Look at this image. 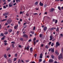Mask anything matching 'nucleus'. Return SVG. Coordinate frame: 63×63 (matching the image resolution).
I'll return each instance as SVG.
<instances>
[{
	"label": "nucleus",
	"mask_w": 63,
	"mask_h": 63,
	"mask_svg": "<svg viewBox=\"0 0 63 63\" xmlns=\"http://www.w3.org/2000/svg\"><path fill=\"white\" fill-rule=\"evenodd\" d=\"M58 58H59V60H60L61 58H62V59H63V55L62 53H61V54H60V55L59 56Z\"/></svg>",
	"instance_id": "1"
},
{
	"label": "nucleus",
	"mask_w": 63,
	"mask_h": 63,
	"mask_svg": "<svg viewBox=\"0 0 63 63\" xmlns=\"http://www.w3.org/2000/svg\"><path fill=\"white\" fill-rule=\"evenodd\" d=\"M12 20L11 19H8L7 20V22L8 23V24H10L12 22Z\"/></svg>",
	"instance_id": "2"
},
{
	"label": "nucleus",
	"mask_w": 63,
	"mask_h": 63,
	"mask_svg": "<svg viewBox=\"0 0 63 63\" xmlns=\"http://www.w3.org/2000/svg\"><path fill=\"white\" fill-rule=\"evenodd\" d=\"M60 45V44L59 43V42H56V47H57Z\"/></svg>",
	"instance_id": "3"
},
{
	"label": "nucleus",
	"mask_w": 63,
	"mask_h": 63,
	"mask_svg": "<svg viewBox=\"0 0 63 63\" xmlns=\"http://www.w3.org/2000/svg\"><path fill=\"white\" fill-rule=\"evenodd\" d=\"M54 61V60L52 59H50L49 60V63H51L53 62Z\"/></svg>",
	"instance_id": "4"
},
{
	"label": "nucleus",
	"mask_w": 63,
	"mask_h": 63,
	"mask_svg": "<svg viewBox=\"0 0 63 63\" xmlns=\"http://www.w3.org/2000/svg\"><path fill=\"white\" fill-rule=\"evenodd\" d=\"M13 4L12 3H10L9 4V6L11 7L13 6Z\"/></svg>",
	"instance_id": "5"
},
{
	"label": "nucleus",
	"mask_w": 63,
	"mask_h": 63,
	"mask_svg": "<svg viewBox=\"0 0 63 63\" xmlns=\"http://www.w3.org/2000/svg\"><path fill=\"white\" fill-rule=\"evenodd\" d=\"M54 10V8H52L50 10V12H53Z\"/></svg>",
	"instance_id": "6"
},
{
	"label": "nucleus",
	"mask_w": 63,
	"mask_h": 63,
	"mask_svg": "<svg viewBox=\"0 0 63 63\" xmlns=\"http://www.w3.org/2000/svg\"><path fill=\"white\" fill-rule=\"evenodd\" d=\"M50 39L49 40H51L53 39V36L51 35L50 36Z\"/></svg>",
	"instance_id": "7"
},
{
	"label": "nucleus",
	"mask_w": 63,
	"mask_h": 63,
	"mask_svg": "<svg viewBox=\"0 0 63 63\" xmlns=\"http://www.w3.org/2000/svg\"><path fill=\"white\" fill-rule=\"evenodd\" d=\"M56 32H59V28L58 27H57V29L56 30Z\"/></svg>",
	"instance_id": "8"
},
{
	"label": "nucleus",
	"mask_w": 63,
	"mask_h": 63,
	"mask_svg": "<svg viewBox=\"0 0 63 63\" xmlns=\"http://www.w3.org/2000/svg\"><path fill=\"white\" fill-rule=\"evenodd\" d=\"M39 5L40 6H42L43 5V4L42 3L41 1H40L39 3Z\"/></svg>",
	"instance_id": "9"
},
{
	"label": "nucleus",
	"mask_w": 63,
	"mask_h": 63,
	"mask_svg": "<svg viewBox=\"0 0 63 63\" xmlns=\"http://www.w3.org/2000/svg\"><path fill=\"white\" fill-rule=\"evenodd\" d=\"M9 13H4V14H3V15L4 16H5L6 15H7Z\"/></svg>",
	"instance_id": "10"
},
{
	"label": "nucleus",
	"mask_w": 63,
	"mask_h": 63,
	"mask_svg": "<svg viewBox=\"0 0 63 63\" xmlns=\"http://www.w3.org/2000/svg\"><path fill=\"white\" fill-rule=\"evenodd\" d=\"M23 37H26L27 38H28V36L26 35H23Z\"/></svg>",
	"instance_id": "11"
},
{
	"label": "nucleus",
	"mask_w": 63,
	"mask_h": 63,
	"mask_svg": "<svg viewBox=\"0 0 63 63\" xmlns=\"http://www.w3.org/2000/svg\"><path fill=\"white\" fill-rule=\"evenodd\" d=\"M47 27H45L44 28V29H43V30H44V31H45L47 30Z\"/></svg>",
	"instance_id": "12"
},
{
	"label": "nucleus",
	"mask_w": 63,
	"mask_h": 63,
	"mask_svg": "<svg viewBox=\"0 0 63 63\" xmlns=\"http://www.w3.org/2000/svg\"><path fill=\"white\" fill-rule=\"evenodd\" d=\"M8 61L9 63H11L12 62V60L11 59H10L8 60Z\"/></svg>",
	"instance_id": "13"
},
{
	"label": "nucleus",
	"mask_w": 63,
	"mask_h": 63,
	"mask_svg": "<svg viewBox=\"0 0 63 63\" xmlns=\"http://www.w3.org/2000/svg\"><path fill=\"white\" fill-rule=\"evenodd\" d=\"M30 46H28L26 48V49L27 50H28L29 49V48H30Z\"/></svg>",
	"instance_id": "14"
},
{
	"label": "nucleus",
	"mask_w": 63,
	"mask_h": 63,
	"mask_svg": "<svg viewBox=\"0 0 63 63\" xmlns=\"http://www.w3.org/2000/svg\"><path fill=\"white\" fill-rule=\"evenodd\" d=\"M18 27V25H17L16 26H15L14 27V28L16 29Z\"/></svg>",
	"instance_id": "15"
},
{
	"label": "nucleus",
	"mask_w": 63,
	"mask_h": 63,
	"mask_svg": "<svg viewBox=\"0 0 63 63\" xmlns=\"http://www.w3.org/2000/svg\"><path fill=\"white\" fill-rule=\"evenodd\" d=\"M55 53H56V54L58 55L59 54V53L58 52L57 50H56V52H55Z\"/></svg>",
	"instance_id": "16"
},
{
	"label": "nucleus",
	"mask_w": 63,
	"mask_h": 63,
	"mask_svg": "<svg viewBox=\"0 0 63 63\" xmlns=\"http://www.w3.org/2000/svg\"><path fill=\"white\" fill-rule=\"evenodd\" d=\"M30 51L31 52H32L33 51V48L32 47L30 49Z\"/></svg>",
	"instance_id": "17"
},
{
	"label": "nucleus",
	"mask_w": 63,
	"mask_h": 63,
	"mask_svg": "<svg viewBox=\"0 0 63 63\" xmlns=\"http://www.w3.org/2000/svg\"><path fill=\"white\" fill-rule=\"evenodd\" d=\"M51 57H52V59H54L55 57L54 55H51Z\"/></svg>",
	"instance_id": "18"
},
{
	"label": "nucleus",
	"mask_w": 63,
	"mask_h": 63,
	"mask_svg": "<svg viewBox=\"0 0 63 63\" xmlns=\"http://www.w3.org/2000/svg\"><path fill=\"white\" fill-rule=\"evenodd\" d=\"M4 57L5 58H7V57L6 56V54H5L4 55Z\"/></svg>",
	"instance_id": "19"
},
{
	"label": "nucleus",
	"mask_w": 63,
	"mask_h": 63,
	"mask_svg": "<svg viewBox=\"0 0 63 63\" xmlns=\"http://www.w3.org/2000/svg\"><path fill=\"white\" fill-rule=\"evenodd\" d=\"M58 9L59 10L61 11V9L60 8V6H58Z\"/></svg>",
	"instance_id": "20"
},
{
	"label": "nucleus",
	"mask_w": 63,
	"mask_h": 63,
	"mask_svg": "<svg viewBox=\"0 0 63 63\" xmlns=\"http://www.w3.org/2000/svg\"><path fill=\"white\" fill-rule=\"evenodd\" d=\"M38 4V1H36V2L34 4L35 5H37V4Z\"/></svg>",
	"instance_id": "21"
},
{
	"label": "nucleus",
	"mask_w": 63,
	"mask_h": 63,
	"mask_svg": "<svg viewBox=\"0 0 63 63\" xmlns=\"http://www.w3.org/2000/svg\"><path fill=\"white\" fill-rule=\"evenodd\" d=\"M47 5L46 4H45L44 5V8H46L47 7Z\"/></svg>",
	"instance_id": "22"
},
{
	"label": "nucleus",
	"mask_w": 63,
	"mask_h": 63,
	"mask_svg": "<svg viewBox=\"0 0 63 63\" xmlns=\"http://www.w3.org/2000/svg\"><path fill=\"white\" fill-rule=\"evenodd\" d=\"M30 32L32 33V34H34V32H33L32 31Z\"/></svg>",
	"instance_id": "23"
},
{
	"label": "nucleus",
	"mask_w": 63,
	"mask_h": 63,
	"mask_svg": "<svg viewBox=\"0 0 63 63\" xmlns=\"http://www.w3.org/2000/svg\"><path fill=\"white\" fill-rule=\"evenodd\" d=\"M54 45V44L53 43H52L51 44V46L53 47Z\"/></svg>",
	"instance_id": "24"
},
{
	"label": "nucleus",
	"mask_w": 63,
	"mask_h": 63,
	"mask_svg": "<svg viewBox=\"0 0 63 63\" xmlns=\"http://www.w3.org/2000/svg\"><path fill=\"white\" fill-rule=\"evenodd\" d=\"M38 31H39V32H41V29H38Z\"/></svg>",
	"instance_id": "25"
},
{
	"label": "nucleus",
	"mask_w": 63,
	"mask_h": 63,
	"mask_svg": "<svg viewBox=\"0 0 63 63\" xmlns=\"http://www.w3.org/2000/svg\"><path fill=\"white\" fill-rule=\"evenodd\" d=\"M9 32H12V30H11V29L9 30Z\"/></svg>",
	"instance_id": "26"
},
{
	"label": "nucleus",
	"mask_w": 63,
	"mask_h": 63,
	"mask_svg": "<svg viewBox=\"0 0 63 63\" xmlns=\"http://www.w3.org/2000/svg\"><path fill=\"white\" fill-rule=\"evenodd\" d=\"M45 48H46L47 49H48V47L47 46H47H45Z\"/></svg>",
	"instance_id": "27"
},
{
	"label": "nucleus",
	"mask_w": 63,
	"mask_h": 63,
	"mask_svg": "<svg viewBox=\"0 0 63 63\" xmlns=\"http://www.w3.org/2000/svg\"><path fill=\"white\" fill-rule=\"evenodd\" d=\"M58 22V20H56L55 21V23H57Z\"/></svg>",
	"instance_id": "28"
},
{
	"label": "nucleus",
	"mask_w": 63,
	"mask_h": 63,
	"mask_svg": "<svg viewBox=\"0 0 63 63\" xmlns=\"http://www.w3.org/2000/svg\"><path fill=\"white\" fill-rule=\"evenodd\" d=\"M42 34H41L40 35V37L41 38L42 37Z\"/></svg>",
	"instance_id": "29"
},
{
	"label": "nucleus",
	"mask_w": 63,
	"mask_h": 63,
	"mask_svg": "<svg viewBox=\"0 0 63 63\" xmlns=\"http://www.w3.org/2000/svg\"><path fill=\"white\" fill-rule=\"evenodd\" d=\"M16 59H16V58H15L14 59V61H16Z\"/></svg>",
	"instance_id": "30"
},
{
	"label": "nucleus",
	"mask_w": 63,
	"mask_h": 63,
	"mask_svg": "<svg viewBox=\"0 0 63 63\" xmlns=\"http://www.w3.org/2000/svg\"><path fill=\"white\" fill-rule=\"evenodd\" d=\"M5 39V37H3V38H2L1 39V40H4Z\"/></svg>",
	"instance_id": "31"
},
{
	"label": "nucleus",
	"mask_w": 63,
	"mask_h": 63,
	"mask_svg": "<svg viewBox=\"0 0 63 63\" xmlns=\"http://www.w3.org/2000/svg\"><path fill=\"white\" fill-rule=\"evenodd\" d=\"M42 61V60L41 59H40L39 60V61L40 62H41Z\"/></svg>",
	"instance_id": "32"
},
{
	"label": "nucleus",
	"mask_w": 63,
	"mask_h": 63,
	"mask_svg": "<svg viewBox=\"0 0 63 63\" xmlns=\"http://www.w3.org/2000/svg\"><path fill=\"white\" fill-rule=\"evenodd\" d=\"M51 51L52 52H54V48L53 49H52V50H51Z\"/></svg>",
	"instance_id": "33"
},
{
	"label": "nucleus",
	"mask_w": 63,
	"mask_h": 63,
	"mask_svg": "<svg viewBox=\"0 0 63 63\" xmlns=\"http://www.w3.org/2000/svg\"><path fill=\"white\" fill-rule=\"evenodd\" d=\"M51 42H50L49 43V45H51Z\"/></svg>",
	"instance_id": "34"
},
{
	"label": "nucleus",
	"mask_w": 63,
	"mask_h": 63,
	"mask_svg": "<svg viewBox=\"0 0 63 63\" xmlns=\"http://www.w3.org/2000/svg\"><path fill=\"white\" fill-rule=\"evenodd\" d=\"M8 33V32H5V33L4 34L6 35V34H7Z\"/></svg>",
	"instance_id": "35"
},
{
	"label": "nucleus",
	"mask_w": 63,
	"mask_h": 63,
	"mask_svg": "<svg viewBox=\"0 0 63 63\" xmlns=\"http://www.w3.org/2000/svg\"><path fill=\"white\" fill-rule=\"evenodd\" d=\"M26 15L27 16H29V14H26Z\"/></svg>",
	"instance_id": "36"
},
{
	"label": "nucleus",
	"mask_w": 63,
	"mask_h": 63,
	"mask_svg": "<svg viewBox=\"0 0 63 63\" xmlns=\"http://www.w3.org/2000/svg\"><path fill=\"white\" fill-rule=\"evenodd\" d=\"M54 30V28H52L50 29V30Z\"/></svg>",
	"instance_id": "37"
},
{
	"label": "nucleus",
	"mask_w": 63,
	"mask_h": 63,
	"mask_svg": "<svg viewBox=\"0 0 63 63\" xmlns=\"http://www.w3.org/2000/svg\"><path fill=\"white\" fill-rule=\"evenodd\" d=\"M20 59H19V60L18 61V63H19V62H20Z\"/></svg>",
	"instance_id": "38"
},
{
	"label": "nucleus",
	"mask_w": 63,
	"mask_h": 63,
	"mask_svg": "<svg viewBox=\"0 0 63 63\" xmlns=\"http://www.w3.org/2000/svg\"><path fill=\"white\" fill-rule=\"evenodd\" d=\"M20 40L21 41H23V38H20Z\"/></svg>",
	"instance_id": "39"
},
{
	"label": "nucleus",
	"mask_w": 63,
	"mask_h": 63,
	"mask_svg": "<svg viewBox=\"0 0 63 63\" xmlns=\"http://www.w3.org/2000/svg\"><path fill=\"white\" fill-rule=\"evenodd\" d=\"M29 61V60H28L26 61V62L27 63Z\"/></svg>",
	"instance_id": "40"
},
{
	"label": "nucleus",
	"mask_w": 63,
	"mask_h": 63,
	"mask_svg": "<svg viewBox=\"0 0 63 63\" xmlns=\"http://www.w3.org/2000/svg\"><path fill=\"white\" fill-rule=\"evenodd\" d=\"M17 56V54H15V56L16 57Z\"/></svg>",
	"instance_id": "41"
},
{
	"label": "nucleus",
	"mask_w": 63,
	"mask_h": 63,
	"mask_svg": "<svg viewBox=\"0 0 63 63\" xmlns=\"http://www.w3.org/2000/svg\"><path fill=\"white\" fill-rule=\"evenodd\" d=\"M39 58H43V56H40L39 57Z\"/></svg>",
	"instance_id": "42"
},
{
	"label": "nucleus",
	"mask_w": 63,
	"mask_h": 63,
	"mask_svg": "<svg viewBox=\"0 0 63 63\" xmlns=\"http://www.w3.org/2000/svg\"><path fill=\"white\" fill-rule=\"evenodd\" d=\"M61 51H62V52H63V48H62V50H61Z\"/></svg>",
	"instance_id": "43"
},
{
	"label": "nucleus",
	"mask_w": 63,
	"mask_h": 63,
	"mask_svg": "<svg viewBox=\"0 0 63 63\" xmlns=\"http://www.w3.org/2000/svg\"><path fill=\"white\" fill-rule=\"evenodd\" d=\"M56 20H55V19H53V22H55V21Z\"/></svg>",
	"instance_id": "44"
},
{
	"label": "nucleus",
	"mask_w": 63,
	"mask_h": 63,
	"mask_svg": "<svg viewBox=\"0 0 63 63\" xmlns=\"http://www.w3.org/2000/svg\"><path fill=\"white\" fill-rule=\"evenodd\" d=\"M3 8L4 9H6V6H3Z\"/></svg>",
	"instance_id": "45"
},
{
	"label": "nucleus",
	"mask_w": 63,
	"mask_h": 63,
	"mask_svg": "<svg viewBox=\"0 0 63 63\" xmlns=\"http://www.w3.org/2000/svg\"><path fill=\"white\" fill-rule=\"evenodd\" d=\"M60 35H61V37H63V34H60Z\"/></svg>",
	"instance_id": "46"
},
{
	"label": "nucleus",
	"mask_w": 63,
	"mask_h": 63,
	"mask_svg": "<svg viewBox=\"0 0 63 63\" xmlns=\"http://www.w3.org/2000/svg\"><path fill=\"white\" fill-rule=\"evenodd\" d=\"M38 13H34V15H37Z\"/></svg>",
	"instance_id": "47"
},
{
	"label": "nucleus",
	"mask_w": 63,
	"mask_h": 63,
	"mask_svg": "<svg viewBox=\"0 0 63 63\" xmlns=\"http://www.w3.org/2000/svg\"><path fill=\"white\" fill-rule=\"evenodd\" d=\"M16 4V3H15L13 4V5L15 6V5Z\"/></svg>",
	"instance_id": "48"
},
{
	"label": "nucleus",
	"mask_w": 63,
	"mask_h": 63,
	"mask_svg": "<svg viewBox=\"0 0 63 63\" xmlns=\"http://www.w3.org/2000/svg\"><path fill=\"white\" fill-rule=\"evenodd\" d=\"M3 21H6L7 20V19H3Z\"/></svg>",
	"instance_id": "49"
},
{
	"label": "nucleus",
	"mask_w": 63,
	"mask_h": 63,
	"mask_svg": "<svg viewBox=\"0 0 63 63\" xmlns=\"http://www.w3.org/2000/svg\"><path fill=\"white\" fill-rule=\"evenodd\" d=\"M1 35L2 36H3V35H3V33H1Z\"/></svg>",
	"instance_id": "50"
},
{
	"label": "nucleus",
	"mask_w": 63,
	"mask_h": 63,
	"mask_svg": "<svg viewBox=\"0 0 63 63\" xmlns=\"http://www.w3.org/2000/svg\"><path fill=\"white\" fill-rule=\"evenodd\" d=\"M14 24H11V25L12 26H13L14 25Z\"/></svg>",
	"instance_id": "51"
},
{
	"label": "nucleus",
	"mask_w": 63,
	"mask_h": 63,
	"mask_svg": "<svg viewBox=\"0 0 63 63\" xmlns=\"http://www.w3.org/2000/svg\"><path fill=\"white\" fill-rule=\"evenodd\" d=\"M1 27H2V26L1 25H0V29H1Z\"/></svg>",
	"instance_id": "52"
},
{
	"label": "nucleus",
	"mask_w": 63,
	"mask_h": 63,
	"mask_svg": "<svg viewBox=\"0 0 63 63\" xmlns=\"http://www.w3.org/2000/svg\"><path fill=\"white\" fill-rule=\"evenodd\" d=\"M8 24L7 23H6L5 24V26H6Z\"/></svg>",
	"instance_id": "53"
},
{
	"label": "nucleus",
	"mask_w": 63,
	"mask_h": 63,
	"mask_svg": "<svg viewBox=\"0 0 63 63\" xmlns=\"http://www.w3.org/2000/svg\"><path fill=\"white\" fill-rule=\"evenodd\" d=\"M35 29V27H34V28L33 29V30H34Z\"/></svg>",
	"instance_id": "54"
},
{
	"label": "nucleus",
	"mask_w": 63,
	"mask_h": 63,
	"mask_svg": "<svg viewBox=\"0 0 63 63\" xmlns=\"http://www.w3.org/2000/svg\"><path fill=\"white\" fill-rule=\"evenodd\" d=\"M34 45H35L36 44V42L35 41H34Z\"/></svg>",
	"instance_id": "55"
},
{
	"label": "nucleus",
	"mask_w": 63,
	"mask_h": 63,
	"mask_svg": "<svg viewBox=\"0 0 63 63\" xmlns=\"http://www.w3.org/2000/svg\"><path fill=\"white\" fill-rule=\"evenodd\" d=\"M51 50V48L49 49V51H50Z\"/></svg>",
	"instance_id": "56"
},
{
	"label": "nucleus",
	"mask_w": 63,
	"mask_h": 63,
	"mask_svg": "<svg viewBox=\"0 0 63 63\" xmlns=\"http://www.w3.org/2000/svg\"><path fill=\"white\" fill-rule=\"evenodd\" d=\"M3 1L4 2H5V0H3Z\"/></svg>",
	"instance_id": "57"
},
{
	"label": "nucleus",
	"mask_w": 63,
	"mask_h": 63,
	"mask_svg": "<svg viewBox=\"0 0 63 63\" xmlns=\"http://www.w3.org/2000/svg\"><path fill=\"white\" fill-rule=\"evenodd\" d=\"M26 33V32H23V33L24 34H25Z\"/></svg>",
	"instance_id": "58"
},
{
	"label": "nucleus",
	"mask_w": 63,
	"mask_h": 63,
	"mask_svg": "<svg viewBox=\"0 0 63 63\" xmlns=\"http://www.w3.org/2000/svg\"><path fill=\"white\" fill-rule=\"evenodd\" d=\"M21 61L23 63H24V61L23 60H21Z\"/></svg>",
	"instance_id": "59"
},
{
	"label": "nucleus",
	"mask_w": 63,
	"mask_h": 63,
	"mask_svg": "<svg viewBox=\"0 0 63 63\" xmlns=\"http://www.w3.org/2000/svg\"><path fill=\"white\" fill-rule=\"evenodd\" d=\"M32 41V40H29V42H31Z\"/></svg>",
	"instance_id": "60"
},
{
	"label": "nucleus",
	"mask_w": 63,
	"mask_h": 63,
	"mask_svg": "<svg viewBox=\"0 0 63 63\" xmlns=\"http://www.w3.org/2000/svg\"><path fill=\"white\" fill-rule=\"evenodd\" d=\"M4 44L5 45H7V43H4Z\"/></svg>",
	"instance_id": "61"
},
{
	"label": "nucleus",
	"mask_w": 63,
	"mask_h": 63,
	"mask_svg": "<svg viewBox=\"0 0 63 63\" xmlns=\"http://www.w3.org/2000/svg\"><path fill=\"white\" fill-rule=\"evenodd\" d=\"M21 46L20 45H19V47L20 48H21Z\"/></svg>",
	"instance_id": "62"
},
{
	"label": "nucleus",
	"mask_w": 63,
	"mask_h": 63,
	"mask_svg": "<svg viewBox=\"0 0 63 63\" xmlns=\"http://www.w3.org/2000/svg\"><path fill=\"white\" fill-rule=\"evenodd\" d=\"M10 49V48H8V49H7V50L8 51V50H9Z\"/></svg>",
	"instance_id": "63"
},
{
	"label": "nucleus",
	"mask_w": 63,
	"mask_h": 63,
	"mask_svg": "<svg viewBox=\"0 0 63 63\" xmlns=\"http://www.w3.org/2000/svg\"><path fill=\"white\" fill-rule=\"evenodd\" d=\"M31 63H35V62L33 61Z\"/></svg>",
	"instance_id": "64"
}]
</instances>
